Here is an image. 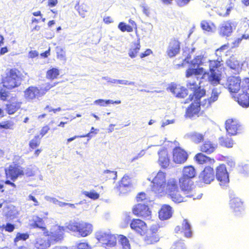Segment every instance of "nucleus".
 Segmentation results:
<instances>
[{
    "instance_id": "ea45409f",
    "label": "nucleus",
    "mask_w": 249,
    "mask_h": 249,
    "mask_svg": "<svg viewBox=\"0 0 249 249\" xmlns=\"http://www.w3.org/2000/svg\"><path fill=\"white\" fill-rule=\"evenodd\" d=\"M203 96L198 99H196V97L194 96L195 98L196 99V102L198 103V105L200 106V108L201 107L204 108H207L210 107L211 105L213 103L211 102L210 98L204 99L202 101H201V98Z\"/></svg>"
},
{
    "instance_id": "b1692460",
    "label": "nucleus",
    "mask_w": 249,
    "mask_h": 249,
    "mask_svg": "<svg viewBox=\"0 0 249 249\" xmlns=\"http://www.w3.org/2000/svg\"><path fill=\"white\" fill-rule=\"evenodd\" d=\"M217 66L216 69H213L210 68V74H208V80L210 83L213 86L217 85L220 84L221 74L217 70Z\"/></svg>"
},
{
    "instance_id": "f8f14e48",
    "label": "nucleus",
    "mask_w": 249,
    "mask_h": 249,
    "mask_svg": "<svg viewBox=\"0 0 249 249\" xmlns=\"http://www.w3.org/2000/svg\"><path fill=\"white\" fill-rule=\"evenodd\" d=\"M179 183L181 190L186 197H191L193 196V182L191 179L180 178Z\"/></svg>"
},
{
    "instance_id": "39448f33",
    "label": "nucleus",
    "mask_w": 249,
    "mask_h": 249,
    "mask_svg": "<svg viewBox=\"0 0 249 249\" xmlns=\"http://www.w3.org/2000/svg\"><path fill=\"white\" fill-rule=\"evenodd\" d=\"M95 236L97 240L102 243L107 249H114L116 245V237L109 231H99Z\"/></svg>"
},
{
    "instance_id": "de8ad7c7",
    "label": "nucleus",
    "mask_w": 249,
    "mask_h": 249,
    "mask_svg": "<svg viewBox=\"0 0 249 249\" xmlns=\"http://www.w3.org/2000/svg\"><path fill=\"white\" fill-rule=\"evenodd\" d=\"M40 139L41 138L39 135L36 136L35 137L30 141L29 143L30 147L32 149L37 147L40 144Z\"/></svg>"
},
{
    "instance_id": "79ce46f5",
    "label": "nucleus",
    "mask_w": 249,
    "mask_h": 249,
    "mask_svg": "<svg viewBox=\"0 0 249 249\" xmlns=\"http://www.w3.org/2000/svg\"><path fill=\"white\" fill-rule=\"evenodd\" d=\"M228 67L233 73H239L242 70V63H227Z\"/></svg>"
},
{
    "instance_id": "a878e982",
    "label": "nucleus",
    "mask_w": 249,
    "mask_h": 249,
    "mask_svg": "<svg viewBox=\"0 0 249 249\" xmlns=\"http://www.w3.org/2000/svg\"><path fill=\"white\" fill-rule=\"evenodd\" d=\"M169 89L170 91L178 98H184L187 95V90L179 85L172 84Z\"/></svg>"
},
{
    "instance_id": "473e14b6",
    "label": "nucleus",
    "mask_w": 249,
    "mask_h": 249,
    "mask_svg": "<svg viewBox=\"0 0 249 249\" xmlns=\"http://www.w3.org/2000/svg\"><path fill=\"white\" fill-rule=\"evenodd\" d=\"M235 0H230V3L229 6L226 9V12H225V9L224 8H220L217 9L216 11V14L220 17H227L229 15L231 10L233 9L234 4L233 2Z\"/></svg>"
},
{
    "instance_id": "7c9ffc66",
    "label": "nucleus",
    "mask_w": 249,
    "mask_h": 249,
    "mask_svg": "<svg viewBox=\"0 0 249 249\" xmlns=\"http://www.w3.org/2000/svg\"><path fill=\"white\" fill-rule=\"evenodd\" d=\"M30 226L33 228H38L41 229L44 232L46 228L44 226V223L42 218L36 215H34L30 221Z\"/></svg>"
},
{
    "instance_id": "bf43d9fd",
    "label": "nucleus",
    "mask_w": 249,
    "mask_h": 249,
    "mask_svg": "<svg viewBox=\"0 0 249 249\" xmlns=\"http://www.w3.org/2000/svg\"><path fill=\"white\" fill-rule=\"evenodd\" d=\"M8 92L6 91L5 90L1 89L0 90V100L5 101L6 100L7 97L8 96Z\"/></svg>"
},
{
    "instance_id": "412c9836",
    "label": "nucleus",
    "mask_w": 249,
    "mask_h": 249,
    "mask_svg": "<svg viewBox=\"0 0 249 249\" xmlns=\"http://www.w3.org/2000/svg\"><path fill=\"white\" fill-rule=\"evenodd\" d=\"M131 228L138 233L142 235L146 230V225L143 221L139 219H134L130 224Z\"/></svg>"
},
{
    "instance_id": "aec40b11",
    "label": "nucleus",
    "mask_w": 249,
    "mask_h": 249,
    "mask_svg": "<svg viewBox=\"0 0 249 249\" xmlns=\"http://www.w3.org/2000/svg\"><path fill=\"white\" fill-rule=\"evenodd\" d=\"M173 213L172 208L167 204L162 205L159 211V217L161 220L170 219Z\"/></svg>"
},
{
    "instance_id": "dca6fc26",
    "label": "nucleus",
    "mask_w": 249,
    "mask_h": 249,
    "mask_svg": "<svg viewBox=\"0 0 249 249\" xmlns=\"http://www.w3.org/2000/svg\"><path fill=\"white\" fill-rule=\"evenodd\" d=\"M44 95V92L40 91L37 87L31 86L24 91V97L28 101L38 99Z\"/></svg>"
},
{
    "instance_id": "774afa93",
    "label": "nucleus",
    "mask_w": 249,
    "mask_h": 249,
    "mask_svg": "<svg viewBox=\"0 0 249 249\" xmlns=\"http://www.w3.org/2000/svg\"><path fill=\"white\" fill-rule=\"evenodd\" d=\"M158 229H159V226H158V225H157V224L153 225L151 227L150 229L148 232H150L151 233H157V232L158 231Z\"/></svg>"
},
{
    "instance_id": "603ef678",
    "label": "nucleus",
    "mask_w": 249,
    "mask_h": 249,
    "mask_svg": "<svg viewBox=\"0 0 249 249\" xmlns=\"http://www.w3.org/2000/svg\"><path fill=\"white\" fill-rule=\"evenodd\" d=\"M29 237V235L27 233H21L18 232L17 234L16 237L14 239V243L16 244L17 242L19 240L25 241Z\"/></svg>"
},
{
    "instance_id": "5701e85b",
    "label": "nucleus",
    "mask_w": 249,
    "mask_h": 249,
    "mask_svg": "<svg viewBox=\"0 0 249 249\" xmlns=\"http://www.w3.org/2000/svg\"><path fill=\"white\" fill-rule=\"evenodd\" d=\"M159 164L162 168H166L168 167L170 163V159L166 150L162 149L159 151Z\"/></svg>"
},
{
    "instance_id": "680f3d73",
    "label": "nucleus",
    "mask_w": 249,
    "mask_h": 249,
    "mask_svg": "<svg viewBox=\"0 0 249 249\" xmlns=\"http://www.w3.org/2000/svg\"><path fill=\"white\" fill-rule=\"evenodd\" d=\"M145 199H146V196L144 193H140L136 197V200L138 202L142 201Z\"/></svg>"
},
{
    "instance_id": "9d476101",
    "label": "nucleus",
    "mask_w": 249,
    "mask_h": 249,
    "mask_svg": "<svg viewBox=\"0 0 249 249\" xmlns=\"http://www.w3.org/2000/svg\"><path fill=\"white\" fill-rule=\"evenodd\" d=\"M241 83V79L239 77H230L228 78L226 86L231 93H242Z\"/></svg>"
},
{
    "instance_id": "c03bdc74",
    "label": "nucleus",
    "mask_w": 249,
    "mask_h": 249,
    "mask_svg": "<svg viewBox=\"0 0 249 249\" xmlns=\"http://www.w3.org/2000/svg\"><path fill=\"white\" fill-rule=\"evenodd\" d=\"M221 89L219 88H215L213 89L212 95L210 98V100L214 103L217 100L219 94L221 93Z\"/></svg>"
},
{
    "instance_id": "052dcab7",
    "label": "nucleus",
    "mask_w": 249,
    "mask_h": 249,
    "mask_svg": "<svg viewBox=\"0 0 249 249\" xmlns=\"http://www.w3.org/2000/svg\"><path fill=\"white\" fill-rule=\"evenodd\" d=\"M87 11V7L82 5L79 10V14L82 18H84L86 17V13Z\"/></svg>"
},
{
    "instance_id": "3c124183",
    "label": "nucleus",
    "mask_w": 249,
    "mask_h": 249,
    "mask_svg": "<svg viewBox=\"0 0 249 249\" xmlns=\"http://www.w3.org/2000/svg\"><path fill=\"white\" fill-rule=\"evenodd\" d=\"M140 47L141 46L139 42L135 44L134 48H131L129 52V56L132 58L135 57L137 53L139 51Z\"/></svg>"
},
{
    "instance_id": "7ed1b4c3",
    "label": "nucleus",
    "mask_w": 249,
    "mask_h": 249,
    "mask_svg": "<svg viewBox=\"0 0 249 249\" xmlns=\"http://www.w3.org/2000/svg\"><path fill=\"white\" fill-rule=\"evenodd\" d=\"M66 228L82 237L89 236L93 231L92 224L82 221H71L67 224Z\"/></svg>"
},
{
    "instance_id": "09e8293b",
    "label": "nucleus",
    "mask_w": 249,
    "mask_h": 249,
    "mask_svg": "<svg viewBox=\"0 0 249 249\" xmlns=\"http://www.w3.org/2000/svg\"><path fill=\"white\" fill-rule=\"evenodd\" d=\"M240 172L244 175L249 174V164L246 163H241L239 165Z\"/></svg>"
},
{
    "instance_id": "4c0bfd02",
    "label": "nucleus",
    "mask_w": 249,
    "mask_h": 249,
    "mask_svg": "<svg viewBox=\"0 0 249 249\" xmlns=\"http://www.w3.org/2000/svg\"><path fill=\"white\" fill-rule=\"evenodd\" d=\"M191 140L195 143H199L203 140V135L197 132H192L188 135Z\"/></svg>"
},
{
    "instance_id": "338daca9",
    "label": "nucleus",
    "mask_w": 249,
    "mask_h": 249,
    "mask_svg": "<svg viewBox=\"0 0 249 249\" xmlns=\"http://www.w3.org/2000/svg\"><path fill=\"white\" fill-rule=\"evenodd\" d=\"M28 200L33 201L34 202V203L33 204L34 206H37L39 205L38 201L37 200V199L35 198V197H34V196H33L31 195H30L28 196Z\"/></svg>"
},
{
    "instance_id": "58836bf2",
    "label": "nucleus",
    "mask_w": 249,
    "mask_h": 249,
    "mask_svg": "<svg viewBox=\"0 0 249 249\" xmlns=\"http://www.w3.org/2000/svg\"><path fill=\"white\" fill-rule=\"evenodd\" d=\"M219 143L222 146L227 148L232 147L234 143L233 141L231 139L229 138H225L223 137L219 138Z\"/></svg>"
},
{
    "instance_id": "49530a36",
    "label": "nucleus",
    "mask_w": 249,
    "mask_h": 249,
    "mask_svg": "<svg viewBox=\"0 0 249 249\" xmlns=\"http://www.w3.org/2000/svg\"><path fill=\"white\" fill-rule=\"evenodd\" d=\"M59 74V70L55 68H53L47 71V77L49 79H53L57 78Z\"/></svg>"
},
{
    "instance_id": "5fc2aeb1",
    "label": "nucleus",
    "mask_w": 249,
    "mask_h": 249,
    "mask_svg": "<svg viewBox=\"0 0 249 249\" xmlns=\"http://www.w3.org/2000/svg\"><path fill=\"white\" fill-rule=\"evenodd\" d=\"M172 249H185V247L183 242L178 241L172 246Z\"/></svg>"
},
{
    "instance_id": "69168bd1",
    "label": "nucleus",
    "mask_w": 249,
    "mask_h": 249,
    "mask_svg": "<svg viewBox=\"0 0 249 249\" xmlns=\"http://www.w3.org/2000/svg\"><path fill=\"white\" fill-rule=\"evenodd\" d=\"M45 199L49 201V202H52L53 204H57V202H58V200L55 198H53V197H51L50 196H46L45 197Z\"/></svg>"
},
{
    "instance_id": "a19ab883",
    "label": "nucleus",
    "mask_w": 249,
    "mask_h": 249,
    "mask_svg": "<svg viewBox=\"0 0 249 249\" xmlns=\"http://www.w3.org/2000/svg\"><path fill=\"white\" fill-rule=\"evenodd\" d=\"M201 27L203 30L208 32H213L215 29V26L213 23H209L206 20H203L201 22Z\"/></svg>"
},
{
    "instance_id": "6e6552de",
    "label": "nucleus",
    "mask_w": 249,
    "mask_h": 249,
    "mask_svg": "<svg viewBox=\"0 0 249 249\" xmlns=\"http://www.w3.org/2000/svg\"><path fill=\"white\" fill-rule=\"evenodd\" d=\"M216 178L222 187L227 186L229 183V176L224 164H220L216 168Z\"/></svg>"
},
{
    "instance_id": "864d4df0",
    "label": "nucleus",
    "mask_w": 249,
    "mask_h": 249,
    "mask_svg": "<svg viewBox=\"0 0 249 249\" xmlns=\"http://www.w3.org/2000/svg\"><path fill=\"white\" fill-rule=\"evenodd\" d=\"M57 83L54 82L52 84L50 83H47L46 84L44 87L41 88L39 90L40 91H42L44 92V94L46 93V92L49 90L50 89H51L52 88L55 86Z\"/></svg>"
},
{
    "instance_id": "f257e3e1",
    "label": "nucleus",
    "mask_w": 249,
    "mask_h": 249,
    "mask_svg": "<svg viewBox=\"0 0 249 249\" xmlns=\"http://www.w3.org/2000/svg\"><path fill=\"white\" fill-rule=\"evenodd\" d=\"M166 176L165 172L160 170L151 174L147 178L151 182L152 191L160 196L166 195L167 191L171 193L176 189V179L170 178L167 181Z\"/></svg>"
},
{
    "instance_id": "c756f323",
    "label": "nucleus",
    "mask_w": 249,
    "mask_h": 249,
    "mask_svg": "<svg viewBox=\"0 0 249 249\" xmlns=\"http://www.w3.org/2000/svg\"><path fill=\"white\" fill-rule=\"evenodd\" d=\"M196 172L194 166L192 165L184 167L182 171L181 178L191 179L196 177Z\"/></svg>"
},
{
    "instance_id": "4468645a",
    "label": "nucleus",
    "mask_w": 249,
    "mask_h": 249,
    "mask_svg": "<svg viewBox=\"0 0 249 249\" xmlns=\"http://www.w3.org/2000/svg\"><path fill=\"white\" fill-rule=\"evenodd\" d=\"M133 213L135 215L146 219L151 218V211L148 206L143 204L139 203L136 205L133 209Z\"/></svg>"
},
{
    "instance_id": "0eeeda50",
    "label": "nucleus",
    "mask_w": 249,
    "mask_h": 249,
    "mask_svg": "<svg viewBox=\"0 0 249 249\" xmlns=\"http://www.w3.org/2000/svg\"><path fill=\"white\" fill-rule=\"evenodd\" d=\"M64 228L57 225L54 226L48 231L47 229L44 231L43 234L48 236V240L50 243L57 242L61 240L63 238Z\"/></svg>"
},
{
    "instance_id": "a211bd4d",
    "label": "nucleus",
    "mask_w": 249,
    "mask_h": 249,
    "mask_svg": "<svg viewBox=\"0 0 249 249\" xmlns=\"http://www.w3.org/2000/svg\"><path fill=\"white\" fill-rule=\"evenodd\" d=\"M5 171L7 178H10L13 181L24 175L22 168L15 165H10L8 168L5 169Z\"/></svg>"
},
{
    "instance_id": "6e6d98bb",
    "label": "nucleus",
    "mask_w": 249,
    "mask_h": 249,
    "mask_svg": "<svg viewBox=\"0 0 249 249\" xmlns=\"http://www.w3.org/2000/svg\"><path fill=\"white\" fill-rule=\"evenodd\" d=\"M2 228L4 229L5 231L12 232L15 229V226L11 223H7L6 225H3Z\"/></svg>"
},
{
    "instance_id": "9b49d317",
    "label": "nucleus",
    "mask_w": 249,
    "mask_h": 249,
    "mask_svg": "<svg viewBox=\"0 0 249 249\" xmlns=\"http://www.w3.org/2000/svg\"><path fill=\"white\" fill-rule=\"evenodd\" d=\"M225 124L227 133L231 136L235 135L241 130V125L236 119H228Z\"/></svg>"
},
{
    "instance_id": "c9c22d12",
    "label": "nucleus",
    "mask_w": 249,
    "mask_h": 249,
    "mask_svg": "<svg viewBox=\"0 0 249 249\" xmlns=\"http://www.w3.org/2000/svg\"><path fill=\"white\" fill-rule=\"evenodd\" d=\"M160 239L159 236L157 233H151L148 232L145 237V241L147 244H154Z\"/></svg>"
},
{
    "instance_id": "423d86ee",
    "label": "nucleus",
    "mask_w": 249,
    "mask_h": 249,
    "mask_svg": "<svg viewBox=\"0 0 249 249\" xmlns=\"http://www.w3.org/2000/svg\"><path fill=\"white\" fill-rule=\"evenodd\" d=\"M242 93H239L234 98L242 107H247L249 106V78L245 79L242 82Z\"/></svg>"
},
{
    "instance_id": "72a5a7b5",
    "label": "nucleus",
    "mask_w": 249,
    "mask_h": 249,
    "mask_svg": "<svg viewBox=\"0 0 249 249\" xmlns=\"http://www.w3.org/2000/svg\"><path fill=\"white\" fill-rule=\"evenodd\" d=\"M195 159L199 164L208 163L213 164L215 161L213 159H212L202 153L197 154L195 156Z\"/></svg>"
},
{
    "instance_id": "4be33fe9",
    "label": "nucleus",
    "mask_w": 249,
    "mask_h": 249,
    "mask_svg": "<svg viewBox=\"0 0 249 249\" xmlns=\"http://www.w3.org/2000/svg\"><path fill=\"white\" fill-rule=\"evenodd\" d=\"M132 188L131 178L128 175H124L119 185V190L121 194H125L130 191Z\"/></svg>"
},
{
    "instance_id": "1a4fd4ad",
    "label": "nucleus",
    "mask_w": 249,
    "mask_h": 249,
    "mask_svg": "<svg viewBox=\"0 0 249 249\" xmlns=\"http://www.w3.org/2000/svg\"><path fill=\"white\" fill-rule=\"evenodd\" d=\"M236 24L234 21L231 20L223 22L218 28V33L223 37L231 36L233 30L235 29Z\"/></svg>"
},
{
    "instance_id": "13d9d810",
    "label": "nucleus",
    "mask_w": 249,
    "mask_h": 249,
    "mask_svg": "<svg viewBox=\"0 0 249 249\" xmlns=\"http://www.w3.org/2000/svg\"><path fill=\"white\" fill-rule=\"evenodd\" d=\"M191 0H176V3L178 6L182 7L187 5Z\"/></svg>"
},
{
    "instance_id": "c85d7f7f",
    "label": "nucleus",
    "mask_w": 249,
    "mask_h": 249,
    "mask_svg": "<svg viewBox=\"0 0 249 249\" xmlns=\"http://www.w3.org/2000/svg\"><path fill=\"white\" fill-rule=\"evenodd\" d=\"M22 103L18 101L15 98H13L10 104L6 106V110L9 114H13L18 110L21 105Z\"/></svg>"
},
{
    "instance_id": "0e129e2a",
    "label": "nucleus",
    "mask_w": 249,
    "mask_h": 249,
    "mask_svg": "<svg viewBox=\"0 0 249 249\" xmlns=\"http://www.w3.org/2000/svg\"><path fill=\"white\" fill-rule=\"evenodd\" d=\"M1 128L4 129H13V124L10 122H6L2 125H0Z\"/></svg>"
},
{
    "instance_id": "cd10ccee",
    "label": "nucleus",
    "mask_w": 249,
    "mask_h": 249,
    "mask_svg": "<svg viewBox=\"0 0 249 249\" xmlns=\"http://www.w3.org/2000/svg\"><path fill=\"white\" fill-rule=\"evenodd\" d=\"M181 232H183L184 235L186 237H190L192 236V232L191 230V227L190 223L188 222L187 219H184L182 224V227L180 229L179 226H177L175 228V231L178 232L180 231Z\"/></svg>"
},
{
    "instance_id": "f704fd0d",
    "label": "nucleus",
    "mask_w": 249,
    "mask_h": 249,
    "mask_svg": "<svg viewBox=\"0 0 249 249\" xmlns=\"http://www.w3.org/2000/svg\"><path fill=\"white\" fill-rule=\"evenodd\" d=\"M216 147V145L212 143L210 141H205L201 147V151L203 152L210 154L214 151Z\"/></svg>"
},
{
    "instance_id": "2eb2a0df",
    "label": "nucleus",
    "mask_w": 249,
    "mask_h": 249,
    "mask_svg": "<svg viewBox=\"0 0 249 249\" xmlns=\"http://www.w3.org/2000/svg\"><path fill=\"white\" fill-rule=\"evenodd\" d=\"M187 152L180 147H176L173 150V161L177 164H183L187 160Z\"/></svg>"
},
{
    "instance_id": "8fccbe9b",
    "label": "nucleus",
    "mask_w": 249,
    "mask_h": 249,
    "mask_svg": "<svg viewBox=\"0 0 249 249\" xmlns=\"http://www.w3.org/2000/svg\"><path fill=\"white\" fill-rule=\"evenodd\" d=\"M118 28L122 32L127 31L128 32H131L133 31V28L131 26L126 25L123 22L119 23Z\"/></svg>"
},
{
    "instance_id": "20e7f679",
    "label": "nucleus",
    "mask_w": 249,
    "mask_h": 249,
    "mask_svg": "<svg viewBox=\"0 0 249 249\" xmlns=\"http://www.w3.org/2000/svg\"><path fill=\"white\" fill-rule=\"evenodd\" d=\"M19 72L15 69L7 70L2 79L3 86L9 89L18 87L20 84Z\"/></svg>"
},
{
    "instance_id": "f3484780",
    "label": "nucleus",
    "mask_w": 249,
    "mask_h": 249,
    "mask_svg": "<svg viewBox=\"0 0 249 249\" xmlns=\"http://www.w3.org/2000/svg\"><path fill=\"white\" fill-rule=\"evenodd\" d=\"M230 205L231 208L237 215L239 214L244 210L243 201L240 198L235 196H231Z\"/></svg>"
},
{
    "instance_id": "4d7b16f0",
    "label": "nucleus",
    "mask_w": 249,
    "mask_h": 249,
    "mask_svg": "<svg viewBox=\"0 0 249 249\" xmlns=\"http://www.w3.org/2000/svg\"><path fill=\"white\" fill-rule=\"evenodd\" d=\"M76 247L77 249H91V247L86 242L79 243Z\"/></svg>"
},
{
    "instance_id": "bb28decb",
    "label": "nucleus",
    "mask_w": 249,
    "mask_h": 249,
    "mask_svg": "<svg viewBox=\"0 0 249 249\" xmlns=\"http://www.w3.org/2000/svg\"><path fill=\"white\" fill-rule=\"evenodd\" d=\"M173 191L171 193H169L168 191L166 193V195L170 196V198L172 200L176 202V203H180L183 201H186L185 197L183 196L182 195H181L179 191L178 186L177 182L176 180V189L174 190H172Z\"/></svg>"
},
{
    "instance_id": "6ab92c4d",
    "label": "nucleus",
    "mask_w": 249,
    "mask_h": 249,
    "mask_svg": "<svg viewBox=\"0 0 249 249\" xmlns=\"http://www.w3.org/2000/svg\"><path fill=\"white\" fill-rule=\"evenodd\" d=\"M180 42L175 39H171L169 43L166 53L169 57H173L180 52Z\"/></svg>"
},
{
    "instance_id": "a18cd8bd",
    "label": "nucleus",
    "mask_w": 249,
    "mask_h": 249,
    "mask_svg": "<svg viewBox=\"0 0 249 249\" xmlns=\"http://www.w3.org/2000/svg\"><path fill=\"white\" fill-rule=\"evenodd\" d=\"M119 241L123 249H130V245L129 241L125 236H121Z\"/></svg>"
},
{
    "instance_id": "37998d69",
    "label": "nucleus",
    "mask_w": 249,
    "mask_h": 249,
    "mask_svg": "<svg viewBox=\"0 0 249 249\" xmlns=\"http://www.w3.org/2000/svg\"><path fill=\"white\" fill-rule=\"evenodd\" d=\"M82 194L93 200H96L99 197V194L94 190H91L90 192L83 191Z\"/></svg>"
},
{
    "instance_id": "ddd939ff",
    "label": "nucleus",
    "mask_w": 249,
    "mask_h": 249,
    "mask_svg": "<svg viewBox=\"0 0 249 249\" xmlns=\"http://www.w3.org/2000/svg\"><path fill=\"white\" fill-rule=\"evenodd\" d=\"M199 180L205 184H210L215 178L214 171L213 168L206 167L199 175Z\"/></svg>"
},
{
    "instance_id": "2f4dec72",
    "label": "nucleus",
    "mask_w": 249,
    "mask_h": 249,
    "mask_svg": "<svg viewBox=\"0 0 249 249\" xmlns=\"http://www.w3.org/2000/svg\"><path fill=\"white\" fill-rule=\"evenodd\" d=\"M51 245L49 240L44 238L38 237L36 239L35 246L38 249H46Z\"/></svg>"
},
{
    "instance_id": "393cba45",
    "label": "nucleus",
    "mask_w": 249,
    "mask_h": 249,
    "mask_svg": "<svg viewBox=\"0 0 249 249\" xmlns=\"http://www.w3.org/2000/svg\"><path fill=\"white\" fill-rule=\"evenodd\" d=\"M194 100V103H192L190 107L187 108L186 113L187 116L190 118L197 115L200 110V106L198 105V103L196 102L194 96L192 97L190 99V100Z\"/></svg>"
},
{
    "instance_id": "e2e57ef3",
    "label": "nucleus",
    "mask_w": 249,
    "mask_h": 249,
    "mask_svg": "<svg viewBox=\"0 0 249 249\" xmlns=\"http://www.w3.org/2000/svg\"><path fill=\"white\" fill-rule=\"evenodd\" d=\"M50 128L48 126L46 125L45 126H43L40 131V135H41L40 138L42 137L43 136H44L47 133L48 131L49 130Z\"/></svg>"
},
{
    "instance_id": "f03ea898",
    "label": "nucleus",
    "mask_w": 249,
    "mask_h": 249,
    "mask_svg": "<svg viewBox=\"0 0 249 249\" xmlns=\"http://www.w3.org/2000/svg\"><path fill=\"white\" fill-rule=\"evenodd\" d=\"M202 63H191L187 70L186 76L188 78L187 81V87L193 91V96L198 99L205 94V90L201 88V82L198 75H206L204 69L200 67Z\"/></svg>"
},
{
    "instance_id": "e433bc0d",
    "label": "nucleus",
    "mask_w": 249,
    "mask_h": 249,
    "mask_svg": "<svg viewBox=\"0 0 249 249\" xmlns=\"http://www.w3.org/2000/svg\"><path fill=\"white\" fill-rule=\"evenodd\" d=\"M121 103V101L120 100H117L114 101L112 100H104V99H98L93 102L94 105H98L101 107H105L107 105L109 104H120Z\"/></svg>"
}]
</instances>
